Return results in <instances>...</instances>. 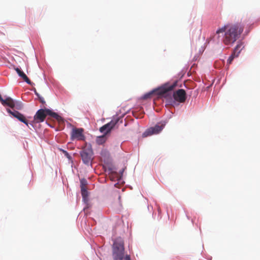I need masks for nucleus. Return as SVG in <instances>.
Returning a JSON list of instances; mask_svg holds the SVG:
<instances>
[{
    "mask_svg": "<svg viewBox=\"0 0 260 260\" xmlns=\"http://www.w3.org/2000/svg\"><path fill=\"white\" fill-rule=\"evenodd\" d=\"M243 31V26L240 23H228L219 28L216 31L218 37H222V42L225 45H233Z\"/></svg>",
    "mask_w": 260,
    "mask_h": 260,
    "instance_id": "nucleus-1",
    "label": "nucleus"
},
{
    "mask_svg": "<svg viewBox=\"0 0 260 260\" xmlns=\"http://www.w3.org/2000/svg\"><path fill=\"white\" fill-rule=\"evenodd\" d=\"M176 82H174L172 84L166 83L157 89L146 93L141 99L143 100L151 99L155 94L158 96L165 95L168 93V91L172 90L176 87Z\"/></svg>",
    "mask_w": 260,
    "mask_h": 260,
    "instance_id": "nucleus-2",
    "label": "nucleus"
},
{
    "mask_svg": "<svg viewBox=\"0 0 260 260\" xmlns=\"http://www.w3.org/2000/svg\"><path fill=\"white\" fill-rule=\"evenodd\" d=\"M47 115L55 118L58 121L62 120L61 117L56 113L52 111L49 109H41L35 115L34 117V121L37 123L42 122L45 120Z\"/></svg>",
    "mask_w": 260,
    "mask_h": 260,
    "instance_id": "nucleus-3",
    "label": "nucleus"
},
{
    "mask_svg": "<svg viewBox=\"0 0 260 260\" xmlns=\"http://www.w3.org/2000/svg\"><path fill=\"white\" fill-rule=\"evenodd\" d=\"M113 256L114 260L122 259L124 254V241L120 237L117 238L112 246Z\"/></svg>",
    "mask_w": 260,
    "mask_h": 260,
    "instance_id": "nucleus-4",
    "label": "nucleus"
},
{
    "mask_svg": "<svg viewBox=\"0 0 260 260\" xmlns=\"http://www.w3.org/2000/svg\"><path fill=\"white\" fill-rule=\"evenodd\" d=\"M83 162L86 165H91L93 159V152L90 144H86L80 152Z\"/></svg>",
    "mask_w": 260,
    "mask_h": 260,
    "instance_id": "nucleus-5",
    "label": "nucleus"
},
{
    "mask_svg": "<svg viewBox=\"0 0 260 260\" xmlns=\"http://www.w3.org/2000/svg\"><path fill=\"white\" fill-rule=\"evenodd\" d=\"M166 123L165 122H159L154 126L148 128L142 135L143 137L156 135L159 134L165 127Z\"/></svg>",
    "mask_w": 260,
    "mask_h": 260,
    "instance_id": "nucleus-6",
    "label": "nucleus"
},
{
    "mask_svg": "<svg viewBox=\"0 0 260 260\" xmlns=\"http://www.w3.org/2000/svg\"><path fill=\"white\" fill-rule=\"evenodd\" d=\"M174 100L171 99V104L176 103V101L179 103H184L186 99V93L185 91L183 89H178L173 94Z\"/></svg>",
    "mask_w": 260,
    "mask_h": 260,
    "instance_id": "nucleus-7",
    "label": "nucleus"
},
{
    "mask_svg": "<svg viewBox=\"0 0 260 260\" xmlns=\"http://www.w3.org/2000/svg\"><path fill=\"white\" fill-rule=\"evenodd\" d=\"M120 118L119 117L114 118L110 122L105 124L100 128L101 133H104L105 135L110 132L119 122Z\"/></svg>",
    "mask_w": 260,
    "mask_h": 260,
    "instance_id": "nucleus-8",
    "label": "nucleus"
},
{
    "mask_svg": "<svg viewBox=\"0 0 260 260\" xmlns=\"http://www.w3.org/2000/svg\"><path fill=\"white\" fill-rule=\"evenodd\" d=\"M71 138L72 140H84L85 136L83 135V129L82 128H73L71 132Z\"/></svg>",
    "mask_w": 260,
    "mask_h": 260,
    "instance_id": "nucleus-9",
    "label": "nucleus"
},
{
    "mask_svg": "<svg viewBox=\"0 0 260 260\" xmlns=\"http://www.w3.org/2000/svg\"><path fill=\"white\" fill-rule=\"evenodd\" d=\"M7 111L9 114H10L13 117L17 118L20 121L24 123L27 126H28V121L27 120V119H26V118L23 114H22L21 113H20V112H19L17 111L14 110V111H12L9 109H7Z\"/></svg>",
    "mask_w": 260,
    "mask_h": 260,
    "instance_id": "nucleus-10",
    "label": "nucleus"
},
{
    "mask_svg": "<svg viewBox=\"0 0 260 260\" xmlns=\"http://www.w3.org/2000/svg\"><path fill=\"white\" fill-rule=\"evenodd\" d=\"M6 106H9L11 108H15L17 110H21L22 108V104L20 102L15 101L10 97L7 98Z\"/></svg>",
    "mask_w": 260,
    "mask_h": 260,
    "instance_id": "nucleus-11",
    "label": "nucleus"
},
{
    "mask_svg": "<svg viewBox=\"0 0 260 260\" xmlns=\"http://www.w3.org/2000/svg\"><path fill=\"white\" fill-rule=\"evenodd\" d=\"M15 70L17 73L18 75L24 81L26 82L28 84L31 85L32 82L27 77V76L25 74V73L21 71L20 69L18 68H15Z\"/></svg>",
    "mask_w": 260,
    "mask_h": 260,
    "instance_id": "nucleus-12",
    "label": "nucleus"
},
{
    "mask_svg": "<svg viewBox=\"0 0 260 260\" xmlns=\"http://www.w3.org/2000/svg\"><path fill=\"white\" fill-rule=\"evenodd\" d=\"M243 44L242 42H238L235 48H234L233 53L235 54H237V56H238L239 53L241 51L243 48Z\"/></svg>",
    "mask_w": 260,
    "mask_h": 260,
    "instance_id": "nucleus-13",
    "label": "nucleus"
},
{
    "mask_svg": "<svg viewBox=\"0 0 260 260\" xmlns=\"http://www.w3.org/2000/svg\"><path fill=\"white\" fill-rule=\"evenodd\" d=\"M106 140L107 138L105 135H104L102 136L97 137L95 142L98 145H103L106 142Z\"/></svg>",
    "mask_w": 260,
    "mask_h": 260,
    "instance_id": "nucleus-14",
    "label": "nucleus"
},
{
    "mask_svg": "<svg viewBox=\"0 0 260 260\" xmlns=\"http://www.w3.org/2000/svg\"><path fill=\"white\" fill-rule=\"evenodd\" d=\"M81 194H82L83 199L85 200V199L88 196V192H87L86 187H85L84 186H81Z\"/></svg>",
    "mask_w": 260,
    "mask_h": 260,
    "instance_id": "nucleus-15",
    "label": "nucleus"
},
{
    "mask_svg": "<svg viewBox=\"0 0 260 260\" xmlns=\"http://www.w3.org/2000/svg\"><path fill=\"white\" fill-rule=\"evenodd\" d=\"M236 57H238L237 54H235L234 53H232V54L229 57V58H228V59L227 60L228 63L231 64L232 63V61L233 60L234 58Z\"/></svg>",
    "mask_w": 260,
    "mask_h": 260,
    "instance_id": "nucleus-16",
    "label": "nucleus"
},
{
    "mask_svg": "<svg viewBox=\"0 0 260 260\" xmlns=\"http://www.w3.org/2000/svg\"><path fill=\"white\" fill-rule=\"evenodd\" d=\"M0 102L3 106H6V104L7 102V98L5 100H4L0 94Z\"/></svg>",
    "mask_w": 260,
    "mask_h": 260,
    "instance_id": "nucleus-17",
    "label": "nucleus"
},
{
    "mask_svg": "<svg viewBox=\"0 0 260 260\" xmlns=\"http://www.w3.org/2000/svg\"><path fill=\"white\" fill-rule=\"evenodd\" d=\"M86 184H87V181L86 180L83 179V180H81V187L83 186L86 187Z\"/></svg>",
    "mask_w": 260,
    "mask_h": 260,
    "instance_id": "nucleus-18",
    "label": "nucleus"
},
{
    "mask_svg": "<svg viewBox=\"0 0 260 260\" xmlns=\"http://www.w3.org/2000/svg\"><path fill=\"white\" fill-rule=\"evenodd\" d=\"M118 260H131L130 256L128 255H126L125 257L124 256H122V259H118Z\"/></svg>",
    "mask_w": 260,
    "mask_h": 260,
    "instance_id": "nucleus-19",
    "label": "nucleus"
},
{
    "mask_svg": "<svg viewBox=\"0 0 260 260\" xmlns=\"http://www.w3.org/2000/svg\"><path fill=\"white\" fill-rule=\"evenodd\" d=\"M39 101L40 102L43 104H45V101L44 99L43 98L41 97V96H39Z\"/></svg>",
    "mask_w": 260,
    "mask_h": 260,
    "instance_id": "nucleus-20",
    "label": "nucleus"
},
{
    "mask_svg": "<svg viewBox=\"0 0 260 260\" xmlns=\"http://www.w3.org/2000/svg\"><path fill=\"white\" fill-rule=\"evenodd\" d=\"M35 93L36 94V95L39 98V96H40V95H39V94L37 92L36 90L35 89Z\"/></svg>",
    "mask_w": 260,
    "mask_h": 260,
    "instance_id": "nucleus-21",
    "label": "nucleus"
},
{
    "mask_svg": "<svg viewBox=\"0 0 260 260\" xmlns=\"http://www.w3.org/2000/svg\"><path fill=\"white\" fill-rule=\"evenodd\" d=\"M66 154H67V155H69V154L67 152H66Z\"/></svg>",
    "mask_w": 260,
    "mask_h": 260,
    "instance_id": "nucleus-22",
    "label": "nucleus"
}]
</instances>
